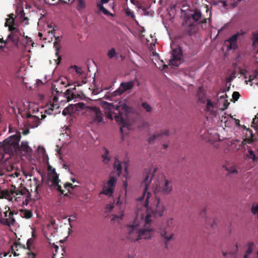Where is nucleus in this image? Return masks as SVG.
I'll list each match as a JSON object with an SVG mask.
<instances>
[{
	"instance_id": "obj_1",
	"label": "nucleus",
	"mask_w": 258,
	"mask_h": 258,
	"mask_svg": "<svg viewBox=\"0 0 258 258\" xmlns=\"http://www.w3.org/2000/svg\"><path fill=\"white\" fill-rule=\"evenodd\" d=\"M158 168L157 167H153L146 172L145 176L143 179L141 185L143 189V194L141 197L138 198V204L137 209L135 211V214L138 215V211L147 208V211L150 213V219L152 220V217L154 216L161 217L163 215V212L165 210V206L159 198H156L153 203L150 206L149 204L153 200L152 194L149 191V186L151 180L154 175V173L157 171Z\"/></svg>"
},
{
	"instance_id": "obj_2",
	"label": "nucleus",
	"mask_w": 258,
	"mask_h": 258,
	"mask_svg": "<svg viewBox=\"0 0 258 258\" xmlns=\"http://www.w3.org/2000/svg\"><path fill=\"white\" fill-rule=\"evenodd\" d=\"M149 213L147 208L139 210L138 215L135 214V219L131 224L126 226L127 238L134 241L140 239H150L153 236L155 230L148 226L151 222Z\"/></svg>"
},
{
	"instance_id": "obj_3",
	"label": "nucleus",
	"mask_w": 258,
	"mask_h": 258,
	"mask_svg": "<svg viewBox=\"0 0 258 258\" xmlns=\"http://www.w3.org/2000/svg\"><path fill=\"white\" fill-rule=\"evenodd\" d=\"M101 106L105 110L107 117L111 120L114 117L116 121L121 125L120 130L122 133L125 128L129 129L127 116L131 108L126 104L124 101H120L116 104L102 101Z\"/></svg>"
},
{
	"instance_id": "obj_4",
	"label": "nucleus",
	"mask_w": 258,
	"mask_h": 258,
	"mask_svg": "<svg viewBox=\"0 0 258 258\" xmlns=\"http://www.w3.org/2000/svg\"><path fill=\"white\" fill-rule=\"evenodd\" d=\"M58 98L56 97H54L52 104L51 105V107L45 109L44 110V114L42 113L43 109H41V111L40 113H39V112L40 111L39 109L37 107L36 108L37 110L36 111L35 108H32L34 104L32 103H29V112L30 113L31 111H33V113L34 114L31 115L29 113L27 115V116L29 118V122L30 123H32L31 127L32 128L37 127L39 124L40 119H42L45 118V114L48 115L52 114V111L54 109H58L59 108V105L58 103Z\"/></svg>"
},
{
	"instance_id": "obj_5",
	"label": "nucleus",
	"mask_w": 258,
	"mask_h": 258,
	"mask_svg": "<svg viewBox=\"0 0 258 258\" xmlns=\"http://www.w3.org/2000/svg\"><path fill=\"white\" fill-rule=\"evenodd\" d=\"M14 16L13 14H11L9 18L6 19L5 26L9 27V30L11 32L8 35L5 43L11 41L14 45L20 47L24 35L19 31L14 23ZM4 42H5V41Z\"/></svg>"
},
{
	"instance_id": "obj_6",
	"label": "nucleus",
	"mask_w": 258,
	"mask_h": 258,
	"mask_svg": "<svg viewBox=\"0 0 258 258\" xmlns=\"http://www.w3.org/2000/svg\"><path fill=\"white\" fill-rule=\"evenodd\" d=\"M155 194L168 195L172 189L171 181L167 180L163 174H160L153 185Z\"/></svg>"
},
{
	"instance_id": "obj_7",
	"label": "nucleus",
	"mask_w": 258,
	"mask_h": 258,
	"mask_svg": "<svg viewBox=\"0 0 258 258\" xmlns=\"http://www.w3.org/2000/svg\"><path fill=\"white\" fill-rule=\"evenodd\" d=\"M174 226V219L171 217L168 218L163 223L162 228L160 229L159 232L161 236L167 241H170L174 237V234L172 231Z\"/></svg>"
},
{
	"instance_id": "obj_8",
	"label": "nucleus",
	"mask_w": 258,
	"mask_h": 258,
	"mask_svg": "<svg viewBox=\"0 0 258 258\" xmlns=\"http://www.w3.org/2000/svg\"><path fill=\"white\" fill-rule=\"evenodd\" d=\"M19 141V136H13L6 139L1 145V151L3 150L5 153L9 154L13 153L18 148Z\"/></svg>"
},
{
	"instance_id": "obj_9",
	"label": "nucleus",
	"mask_w": 258,
	"mask_h": 258,
	"mask_svg": "<svg viewBox=\"0 0 258 258\" xmlns=\"http://www.w3.org/2000/svg\"><path fill=\"white\" fill-rule=\"evenodd\" d=\"M88 119L89 122L94 125H98L103 121V114L99 108L90 106L88 109Z\"/></svg>"
},
{
	"instance_id": "obj_10",
	"label": "nucleus",
	"mask_w": 258,
	"mask_h": 258,
	"mask_svg": "<svg viewBox=\"0 0 258 258\" xmlns=\"http://www.w3.org/2000/svg\"><path fill=\"white\" fill-rule=\"evenodd\" d=\"M47 178L48 182L50 183V186L59 191L61 194H64V191L62 189L60 184H59L60 180L58 179L55 169L50 166L48 169Z\"/></svg>"
},
{
	"instance_id": "obj_11",
	"label": "nucleus",
	"mask_w": 258,
	"mask_h": 258,
	"mask_svg": "<svg viewBox=\"0 0 258 258\" xmlns=\"http://www.w3.org/2000/svg\"><path fill=\"white\" fill-rule=\"evenodd\" d=\"M12 253L14 256L24 255V258H35L36 254L20 244L16 243L11 246Z\"/></svg>"
},
{
	"instance_id": "obj_12",
	"label": "nucleus",
	"mask_w": 258,
	"mask_h": 258,
	"mask_svg": "<svg viewBox=\"0 0 258 258\" xmlns=\"http://www.w3.org/2000/svg\"><path fill=\"white\" fill-rule=\"evenodd\" d=\"M172 49V58L169 60V66L172 67H177L181 64L182 51L181 48L174 44H171Z\"/></svg>"
},
{
	"instance_id": "obj_13",
	"label": "nucleus",
	"mask_w": 258,
	"mask_h": 258,
	"mask_svg": "<svg viewBox=\"0 0 258 258\" xmlns=\"http://www.w3.org/2000/svg\"><path fill=\"white\" fill-rule=\"evenodd\" d=\"M71 142V139L69 134L67 132L61 133L59 135L57 144V153L60 154L61 150L66 148Z\"/></svg>"
},
{
	"instance_id": "obj_14",
	"label": "nucleus",
	"mask_w": 258,
	"mask_h": 258,
	"mask_svg": "<svg viewBox=\"0 0 258 258\" xmlns=\"http://www.w3.org/2000/svg\"><path fill=\"white\" fill-rule=\"evenodd\" d=\"M116 182V179L113 176L110 177L107 183L104 186L103 190L100 194H104L108 197H112Z\"/></svg>"
},
{
	"instance_id": "obj_15",
	"label": "nucleus",
	"mask_w": 258,
	"mask_h": 258,
	"mask_svg": "<svg viewBox=\"0 0 258 258\" xmlns=\"http://www.w3.org/2000/svg\"><path fill=\"white\" fill-rule=\"evenodd\" d=\"M202 17L201 12L198 10L193 12L192 13L187 15L184 17V20L182 24H185L190 26H192L195 23L199 21Z\"/></svg>"
},
{
	"instance_id": "obj_16",
	"label": "nucleus",
	"mask_w": 258,
	"mask_h": 258,
	"mask_svg": "<svg viewBox=\"0 0 258 258\" xmlns=\"http://www.w3.org/2000/svg\"><path fill=\"white\" fill-rule=\"evenodd\" d=\"M25 195V191H20L14 188V189H11L10 191H8L7 198L9 201L21 202V201L24 199Z\"/></svg>"
},
{
	"instance_id": "obj_17",
	"label": "nucleus",
	"mask_w": 258,
	"mask_h": 258,
	"mask_svg": "<svg viewBox=\"0 0 258 258\" xmlns=\"http://www.w3.org/2000/svg\"><path fill=\"white\" fill-rule=\"evenodd\" d=\"M56 83L57 86H62L63 88H66L73 84H76L77 86H82V84L80 83L78 80L73 81L70 79L66 77H60L56 81Z\"/></svg>"
},
{
	"instance_id": "obj_18",
	"label": "nucleus",
	"mask_w": 258,
	"mask_h": 258,
	"mask_svg": "<svg viewBox=\"0 0 258 258\" xmlns=\"http://www.w3.org/2000/svg\"><path fill=\"white\" fill-rule=\"evenodd\" d=\"M227 98L225 91L219 92L218 94L217 107H220L221 109L226 108L229 104V102L226 99Z\"/></svg>"
},
{
	"instance_id": "obj_19",
	"label": "nucleus",
	"mask_w": 258,
	"mask_h": 258,
	"mask_svg": "<svg viewBox=\"0 0 258 258\" xmlns=\"http://www.w3.org/2000/svg\"><path fill=\"white\" fill-rule=\"evenodd\" d=\"M242 34L239 32L232 36L228 40L225 41L228 49H235L237 47V40Z\"/></svg>"
},
{
	"instance_id": "obj_20",
	"label": "nucleus",
	"mask_w": 258,
	"mask_h": 258,
	"mask_svg": "<svg viewBox=\"0 0 258 258\" xmlns=\"http://www.w3.org/2000/svg\"><path fill=\"white\" fill-rule=\"evenodd\" d=\"M133 86L134 82L133 81L121 83L119 87L116 91L115 95H121L124 92L131 89Z\"/></svg>"
},
{
	"instance_id": "obj_21",
	"label": "nucleus",
	"mask_w": 258,
	"mask_h": 258,
	"mask_svg": "<svg viewBox=\"0 0 258 258\" xmlns=\"http://www.w3.org/2000/svg\"><path fill=\"white\" fill-rule=\"evenodd\" d=\"M75 70L76 73L78 75L79 78L77 79L76 80H78L82 85L86 83L87 81V78L86 77L85 74L83 72L81 68H79L76 66L72 67Z\"/></svg>"
},
{
	"instance_id": "obj_22",
	"label": "nucleus",
	"mask_w": 258,
	"mask_h": 258,
	"mask_svg": "<svg viewBox=\"0 0 258 258\" xmlns=\"http://www.w3.org/2000/svg\"><path fill=\"white\" fill-rule=\"evenodd\" d=\"M32 151V149L29 146V143L27 141L22 142L21 146V151L23 155L26 157H30Z\"/></svg>"
},
{
	"instance_id": "obj_23",
	"label": "nucleus",
	"mask_w": 258,
	"mask_h": 258,
	"mask_svg": "<svg viewBox=\"0 0 258 258\" xmlns=\"http://www.w3.org/2000/svg\"><path fill=\"white\" fill-rule=\"evenodd\" d=\"M74 111L75 113H79V112L85 110L87 113L88 109L90 107L89 106L87 105L83 102H79L77 104H73Z\"/></svg>"
},
{
	"instance_id": "obj_24",
	"label": "nucleus",
	"mask_w": 258,
	"mask_h": 258,
	"mask_svg": "<svg viewBox=\"0 0 258 258\" xmlns=\"http://www.w3.org/2000/svg\"><path fill=\"white\" fill-rule=\"evenodd\" d=\"M168 136L169 135V131L168 130L165 129L163 130H160L158 131L156 133H155L154 135L151 136L149 138V141L152 142L154 140L158 139L160 137L162 136Z\"/></svg>"
},
{
	"instance_id": "obj_25",
	"label": "nucleus",
	"mask_w": 258,
	"mask_h": 258,
	"mask_svg": "<svg viewBox=\"0 0 258 258\" xmlns=\"http://www.w3.org/2000/svg\"><path fill=\"white\" fill-rule=\"evenodd\" d=\"M54 24L52 22H46L44 24V31L51 35V38L54 36Z\"/></svg>"
},
{
	"instance_id": "obj_26",
	"label": "nucleus",
	"mask_w": 258,
	"mask_h": 258,
	"mask_svg": "<svg viewBox=\"0 0 258 258\" xmlns=\"http://www.w3.org/2000/svg\"><path fill=\"white\" fill-rule=\"evenodd\" d=\"M236 73L235 70L230 72L226 77V86L227 87V91H228L230 86L231 81L236 78Z\"/></svg>"
},
{
	"instance_id": "obj_27",
	"label": "nucleus",
	"mask_w": 258,
	"mask_h": 258,
	"mask_svg": "<svg viewBox=\"0 0 258 258\" xmlns=\"http://www.w3.org/2000/svg\"><path fill=\"white\" fill-rule=\"evenodd\" d=\"M234 143V141L232 139H226L224 141H223L222 142V146H223V149L224 152L225 153H227L229 152L228 148L231 146Z\"/></svg>"
},
{
	"instance_id": "obj_28",
	"label": "nucleus",
	"mask_w": 258,
	"mask_h": 258,
	"mask_svg": "<svg viewBox=\"0 0 258 258\" xmlns=\"http://www.w3.org/2000/svg\"><path fill=\"white\" fill-rule=\"evenodd\" d=\"M0 222L3 223L4 224L8 225L10 226L14 224L15 219L13 217L12 213H9V215L7 218L4 219V221L0 219Z\"/></svg>"
},
{
	"instance_id": "obj_29",
	"label": "nucleus",
	"mask_w": 258,
	"mask_h": 258,
	"mask_svg": "<svg viewBox=\"0 0 258 258\" xmlns=\"http://www.w3.org/2000/svg\"><path fill=\"white\" fill-rule=\"evenodd\" d=\"M22 41L23 42L21 43V45L22 44V46L25 47H27L30 45L33 46V44H34L32 42V39L28 36L24 37Z\"/></svg>"
},
{
	"instance_id": "obj_30",
	"label": "nucleus",
	"mask_w": 258,
	"mask_h": 258,
	"mask_svg": "<svg viewBox=\"0 0 258 258\" xmlns=\"http://www.w3.org/2000/svg\"><path fill=\"white\" fill-rule=\"evenodd\" d=\"M32 182V184H34V186L35 187H34L35 192H38L39 188L42 185V180H39L36 177H33Z\"/></svg>"
},
{
	"instance_id": "obj_31",
	"label": "nucleus",
	"mask_w": 258,
	"mask_h": 258,
	"mask_svg": "<svg viewBox=\"0 0 258 258\" xmlns=\"http://www.w3.org/2000/svg\"><path fill=\"white\" fill-rule=\"evenodd\" d=\"M72 113H75V111H74L73 104L69 105L62 111V114L64 115H67Z\"/></svg>"
},
{
	"instance_id": "obj_32",
	"label": "nucleus",
	"mask_w": 258,
	"mask_h": 258,
	"mask_svg": "<svg viewBox=\"0 0 258 258\" xmlns=\"http://www.w3.org/2000/svg\"><path fill=\"white\" fill-rule=\"evenodd\" d=\"M114 169L117 171L118 176H120L122 168L121 162L116 159L114 162Z\"/></svg>"
},
{
	"instance_id": "obj_33",
	"label": "nucleus",
	"mask_w": 258,
	"mask_h": 258,
	"mask_svg": "<svg viewBox=\"0 0 258 258\" xmlns=\"http://www.w3.org/2000/svg\"><path fill=\"white\" fill-rule=\"evenodd\" d=\"M77 9L79 12L83 11L86 7V4L84 0H77Z\"/></svg>"
},
{
	"instance_id": "obj_34",
	"label": "nucleus",
	"mask_w": 258,
	"mask_h": 258,
	"mask_svg": "<svg viewBox=\"0 0 258 258\" xmlns=\"http://www.w3.org/2000/svg\"><path fill=\"white\" fill-rule=\"evenodd\" d=\"M64 96L67 99V100L66 101L67 102H69L75 97V95L70 89H67L66 91L64 92Z\"/></svg>"
},
{
	"instance_id": "obj_35",
	"label": "nucleus",
	"mask_w": 258,
	"mask_h": 258,
	"mask_svg": "<svg viewBox=\"0 0 258 258\" xmlns=\"http://www.w3.org/2000/svg\"><path fill=\"white\" fill-rule=\"evenodd\" d=\"M9 106L12 109V112L15 114L17 113V111H19V108L18 107L17 102L15 101H11V104H9Z\"/></svg>"
},
{
	"instance_id": "obj_36",
	"label": "nucleus",
	"mask_w": 258,
	"mask_h": 258,
	"mask_svg": "<svg viewBox=\"0 0 258 258\" xmlns=\"http://www.w3.org/2000/svg\"><path fill=\"white\" fill-rule=\"evenodd\" d=\"M21 215L25 218L29 219L32 216V213L30 210H25L22 211Z\"/></svg>"
},
{
	"instance_id": "obj_37",
	"label": "nucleus",
	"mask_w": 258,
	"mask_h": 258,
	"mask_svg": "<svg viewBox=\"0 0 258 258\" xmlns=\"http://www.w3.org/2000/svg\"><path fill=\"white\" fill-rule=\"evenodd\" d=\"M97 7L99 10L106 15H109L110 14L109 12L106 9L102 4H97Z\"/></svg>"
},
{
	"instance_id": "obj_38",
	"label": "nucleus",
	"mask_w": 258,
	"mask_h": 258,
	"mask_svg": "<svg viewBox=\"0 0 258 258\" xmlns=\"http://www.w3.org/2000/svg\"><path fill=\"white\" fill-rule=\"evenodd\" d=\"M230 115H228L227 116H225L224 118L223 117L221 119V121L224 122L225 126L227 127H231L232 126V123L231 121H229V117Z\"/></svg>"
},
{
	"instance_id": "obj_39",
	"label": "nucleus",
	"mask_w": 258,
	"mask_h": 258,
	"mask_svg": "<svg viewBox=\"0 0 258 258\" xmlns=\"http://www.w3.org/2000/svg\"><path fill=\"white\" fill-rule=\"evenodd\" d=\"M9 213H12L11 211H10L9 207H5L4 211L3 212V213L0 212L2 218L3 219L2 221H4V219H5L8 217Z\"/></svg>"
},
{
	"instance_id": "obj_40",
	"label": "nucleus",
	"mask_w": 258,
	"mask_h": 258,
	"mask_svg": "<svg viewBox=\"0 0 258 258\" xmlns=\"http://www.w3.org/2000/svg\"><path fill=\"white\" fill-rule=\"evenodd\" d=\"M109 152L107 149H105L104 153L102 155L103 161L107 163L110 160V157L108 156Z\"/></svg>"
},
{
	"instance_id": "obj_41",
	"label": "nucleus",
	"mask_w": 258,
	"mask_h": 258,
	"mask_svg": "<svg viewBox=\"0 0 258 258\" xmlns=\"http://www.w3.org/2000/svg\"><path fill=\"white\" fill-rule=\"evenodd\" d=\"M107 55L109 58H112L117 55L114 48H111L108 51Z\"/></svg>"
},
{
	"instance_id": "obj_42",
	"label": "nucleus",
	"mask_w": 258,
	"mask_h": 258,
	"mask_svg": "<svg viewBox=\"0 0 258 258\" xmlns=\"http://www.w3.org/2000/svg\"><path fill=\"white\" fill-rule=\"evenodd\" d=\"M229 121H231L232 123V126H239V120L238 119H236L233 118L232 116H230L229 117Z\"/></svg>"
},
{
	"instance_id": "obj_43",
	"label": "nucleus",
	"mask_w": 258,
	"mask_h": 258,
	"mask_svg": "<svg viewBox=\"0 0 258 258\" xmlns=\"http://www.w3.org/2000/svg\"><path fill=\"white\" fill-rule=\"evenodd\" d=\"M20 17L21 18V22L24 23V25H27L28 24V21H29V20L27 18V17H24V13H23V11H22V12H21L20 13Z\"/></svg>"
},
{
	"instance_id": "obj_44",
	"label": "nucleus",
	"mask_w": 258,
	"mask_h": 258,
	"mask_svg": "<svg viewBox=\"0 0 258 258\" xmlns=\"http://www.w3.org/2000/svg\"><path fill=\"white\" fill-rule=\"evenodd\" d=\"M247 156L249 158L252 159L253 161H255L257 159V157L252 150H248Z\"/></svg>"
},
{
	"instance_id": "obj_45",
	"label": "nucleus",
	"mask_w": 258,
	"mask_h": 258,
	"mask_svg": "<svg viewBox=\"0 0 258 258\" xmlns=\"http://www.w3.org/2000/svg\"><path fill=\"white\" fill-rule=\"evenodd\" d=\"M125 14L127 16L130 17L134 19H135V15L134 12L133 11H132L131 10H130L128 8H127V9H125Z\"/></svg>"
},
{
	"instance_id": "obj_46",
	"label": "nucleus",
	"mask_w": 258,
	"mask_h": 258,
	"mask_svg": "<svg viewBox=\"0 0 258 258\" xmlns=\"http://www.w3.org/2000/svg\"><path fill=\"white\" fill-rule=\"evenodd\" d=\"M76 219H77V216L75 215H71L70 217V218H69L68 221H69V225H70V228H69V229L70 231L71 230V228L72 227L71 222L75 221L76 220Z\"/></svg>"
},
{
	"instance_id": "obj_47",
	"label": "nucleus",
	"mask_w": 258,
	"mask_h": 258,
	"mask_svg": "<svg viewBox=\"0 0 258 258\" xmlns=\"http://www.w3.org/2000/svg\"><path fill=\"white\" fill-rule=\"evenodd\" d=\"M28 195L29 194L28 193V191H25V197L24 200H22L21 201V202L23 205H27L28 204L29 200H30V198H29Z\"/></svg>"
},
{
	"instance_id": "obj_48",
	"label": "nucleus",
	"mask_w": 258,
	"mask_h": 258,
	"mask_svg": "<svg viewBox=\"0 0 258 258\" xmlns=\"http://www.w3.org/2000/svg\"><path fill=\"white\" fill-rule=\"evenodd\" d=\"M76 186H77V185H75L74 186L71 183H66L64 184V187L66 189H67L69 192H71V189H73L75 187H76Z\"/></svg>"
},
{
	"instance_id": "obj_49",
	"label": "nucleus",
	"mask_w": 258,
	"mask_h": 258,
	"mask_svg": "<svg viewBox=\"0 0 258 258\" xmlns=\"http://www.w3.org/2000/svg\"><path fill=\"white\" fill-rule=\"evenodd\" d=\"M216 105H213L211 101L209 100H207V105H206V107H207V109L208 110V111H212L213 108L215 107V106Z\"/></svg>"
},
{
	"instance_id": "obj_50",
	"label": "nucleus",
	"mask_w": 258,
	"mask_h": 258,
	"mask_svg": "<svg viewBox=\"0 0 258 258\" xmlns=\"http://www.w3.org/2000/svg\"><path fill=\"white\" fill-rule=\"evenodd\" d=\"M123 216H124V214L123 212H121L120 216H118L116 215H113L112 216V218H111V220H116L118 221L119 220H122Z\"/></svg>"
},
{
	"instance_id": "obj_51",
	"label": "nucleus",
	"mask_w": 258,
	"mask_h": 258,
	"mask_svg": "<svg viewBox=\"0 0 258 258\" xmlns=\"http://www.w3.org/2000/svg\"><path fill=\"white\" fill-rule=\"evenodd\" d=\"M218 141H221L220 136L218 134L215 135L213 138H211L210 139V142H211V143L213 145H214L215 142Z\"/></svg>"
},
{
	"instance_id": "obj_52",
	"label": "nucleus",
	"mask_w": 258,
	"mask_h": 258,
	"mask_svg": "<svg viewBox=\"0 0 258 258\" xmlns=\"http://www.w3.org/2000/svg\"><path fill=\"white\" fill-rule=\"evenodd\" d=\"M34 242V239L32 238H29L28 239L27 242V249H29L31 250V247Z\"/></svg>"
},
{
	"instance_id": "obj_53",
	"label": "nucleus",
	"mask_w": 258,
	"mask_h": 258,
	"mask_svg": "<svg viewBox=\"0 0 258 258\" xmlns=\"http://www.w3.org/2000/svg\"><path fill=\"white\" fill-rule=\"evenodd\" d=\"M252 249L251 247L249 246L246 251V254L244 258H251L250 255L252 253Z\"/></svg>"
},
{
	"instance_id": "obj_54",
	"label": "nucleus",
	"mask_w": 258,
	"mask_h": 258,
	"mask_svg": "<svg viewBox=\"0 0 258 258\" xmlns=\"http://www.w3.org/2000/svg\"><path fill=\"white\" fill-rule=\"evenodd\" d=\"M251 210L253 214H258V204L253 205L251 207Z\"/></svg>"
},
{
	"instance_id": "obj_55",
	"label": "nucleus",
	"mask_w": 258,
	"mask_h": 258,
	"mask_svg": "<svg viewBox=\"0 0 258 258\" xmlns=\"http://www.w3.org/2000/svg\"><path fill=\"white\" fill-rule=\"evenodd\" d=\"M252 126L255 129L258 128V118H255L253 119Z\"/></svg>"
},
{
	"instance_id": "obj_56",
	"label": "nucleus",
	"mask_w": 258,
	"mask_h": 258,
	"mask_svg": "<svg viewBox=\"0 0 258 258\" xmlns=\"http://www.w3.org/2000/svg\"><path fill=\"white\" fill-rule=\"evenodd\" d=\"M142 106L147 112H150L151 110V106L147 103H143Z\"/></svg>"
},
{
	"instance_id": "obj_57",
	"label": "nucleus",
	"mask_w": 258,
	"mask_h": 258,
	"mask_svg": "<svg viewBox=\"0 0 258 258\" xmlns=\"http://www.w3.org/2000/svg\"><path fill=\"white\" fill-rule=\"evenodd\" d=\"M239 96V93L238 92H234L232 94V98L235 101L238 100Z\"/></svg>"
},
{
	"instance_id": "obj_58",
	"label": "nucleus",
	"mask_w": 258,
	"mask_h": 258,
	"mask_svg": "<svg viewBox=\"0 0 258 258\" xmlns=\"http://www.w3.org/2000/svg\"><path fill=\"white\" fill-rule=\"evenodd\" d=\"M227 171H228L230 173H237V171L236 168L234 167H232L230 168H226Z\"/></svg>"
},
{
	"instance_id": "obj_59",
	"label": "nucleus",
	"mask_w": 258,
	"mask_h": 258,
	"mask_svg": "<svg viewBox=\"0 0 258 258\" xmlns=\"http://www.w3.org/2000/svg\"><path fill=\"white\" fill-rule=\"evenodd\" d=\"M161 64H159V66H157V67L160 70H163L165 68L167 67V66L163 63L162 60L160 61Z\"/></svg>"
},
{
	"instance_id": "obj_60",
	"label": "nucleus",
	"mask_w": 258,
	"mask_h": 258,
	"mask_svg": "<svg viewBox=\"0 0 258 258\" xmlns=\"http://www.w3.org/2000/svg\"><path fill=\"white\" fill-rule=\"evenodd\" d=\"M48 240L49 242L50 245L51 246H54L56 250L58 248V246L55 244L54 242H52L51 239H50L49 238H48Z\"/></svg>"
},
{
	"instance_id": "obj_61",
	"label": "nucleus",
	"mask_w": 258,
	"mask_h": 258,
	"mask_svg": "<svg viewBox=\"0 0 258 258\" xmlns=\"http://www.w3.org/2000/svg\"><path fill=\"white\" fill-rule=\"evenodd\" d=\"M242 0H233V3L231 4L232 8H235L237 6L238 4Z\"/></svg>"
},
{
	"instance_id": "obj_62",
	"label": "nucleus",
	"mask_w": 258,
	"mask_h": 258,
	"mask_svg": "<svg viewBox=\"0 0 258 258\" xmlns=\"http://www.w3.org/2000/svg\"><path fill=\"white\" fill-rule=\"evenodd\" d=\"M113 208V204H108L106 206L105 209L107 212L110 211Z\"/></svg>"
},
{
	"instance_id": "obj_63",
	"label": "nucleus",
	"mask_w": 258,
	"mask_h": 258,
	"mask_svg": "<svg viewBox=\"0 0 258 258\" xmlns=\"http://www.w3.org/2000/svg\"><path fill=\"white\" fill-rule=\"evenodd\" d=\"M10 253V251L9 252H0V258H3V257H6Z\"/></svg>"
},
{
	"instance_id": "obj_64",
	"label": "nucleus",
	"mask_w": 258,
	"mask_h": 258,
	"mask_svg": "<svg viewBox=\"0 0 258 258\" xmlns=\"http://www.w3.org/2000/svg\"><path fill=\"white\" fill-rule=\"evenodd\" d=\"M123 167H124V170L126 172V174L124 175L123 176L124 177H126V175L127 174V163L126 162H124L123 163Z\"/></svg>"
}]
</instances>
